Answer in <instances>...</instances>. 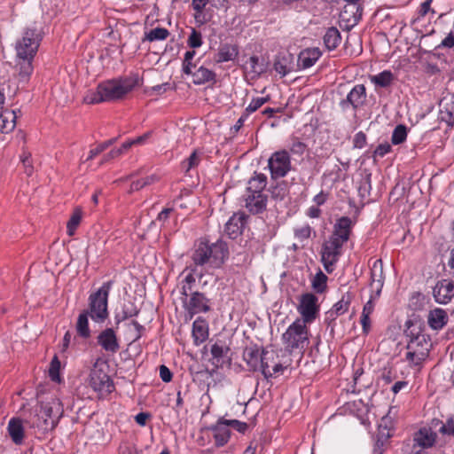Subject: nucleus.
<instances>
[{
  "label": "nucleus",
  "instance_id": "0e129e2a",
  "mask_svg": "<svg viewBox=\"0 0 454 454\" xmlns=\"http://www.w3.org/2000/svg\"><path fill=\"white\" fill-rule=\"evenodd\" d=\"M391 145L390 144L388 143H384V144H380L379 145L375 151H374V155L375 156H379V157H384L386 154H387L388 153L391 152Z\"/></svg>",
  "mask_w": 454,
  "mask_h": 454
},
{
  "label": "nucleus",
  "instance_id": "6e6d98bb",
  "mask_svg": "<svg viewBox=\"0 0 454 454\" xmlns=\"http://www.w3.org/2000/svg\"><path fill=\"white\" fill-rule=\"evenodd\" d=\"M247 65L250 72L257 75L262 74L265 70L263 65L259 63V58L257 56L250 57Z\"/></svg>",
  "mask_w": 454,
  "mask_h": 454
},
{
  "label": "nucleus",
  "instance_id": "09e8293b",
  "mask_svg": "<svg viewBox=\"0 0 454 454\" xmlns=\"http://www.w3.org/2000/svg\"><path fill=\"white\" fill-rule=\"evenodd\" d=\"M200 161V159L199 155L197 154V152L194 151L192 153V154L187 159H185L184 160H183L181 162V168L185 173H187L192 168L197 167L199 165Z\"/></svg>",
  "mask_w": 454,
  "mask_h": 454
},
{
  "label": "nucleus",
  "instance_id": "4d7b16f0",
  "mask_svg": "<svg viewBox=\"0 0 454 454\" xmlns=\"http://www.w3.org/2000/svg\"><path fill=\"white\" fill-rule=\"evenodd\" d=\"M449 0H432V14H439V16H442L448 12V8L446 6Z\"/></svg>",
  "mask_w": 454,
  "mask_h": 454
},
{
  "label": "nucleus",
  "instance_id": "864d4df0",
  "mask_svg": "<svg viewBox=\"0 0 454 454\" xmlns=\"http://www.w3.org/2000/svg\"><path fill=\"white\" fill-rule=\"evenodd\" d=\"M312 228L309 224L297 227L294 230V238L301 242L310 238Z\"/></svg>",
  "mask_w": 454,
  "mask_h": 454
},
{
  "label": "nucleus",
  "instance_id": "2eb2a0df",
  "mask_svg": "<svg viewBox=\"0 0 454 454\" xmlns=\"http://www.w3.org/2000/svg\"><path fill=\"white\" fill-rule=\"evenodd\" d=\"M366 97L365 86L364 84H356L348 93L346 98L343 99L340 105L343 109L351 106L354 110H357L364 105Z\"/></svg>",
  "mask_w": 454,
  "mask_h": 454
},
{
  "label": "nucleus",
  "instance_id": "680f3d73",
  "mask_svg": "<svg viewBox=\"0 0 454 454\" xmlns=\"http://www.w3.org/2000/svg\"><path fill=\"white\" fill-rule=\"evenodd\" d=\"M379 297L380 296H376V293H372L369 301L364 305L362 313L371 316L374 310V300L378 299Z\"/></svg>",
  "mask_w": 454,
  "mask_h": 454
},
{
  "label": "nucleus",
  "instance_id": "3c124183",
  "mask_svg": "<svg viewBox=\"0 0 454 454\" xmlns=\"http://www.w3.org/2000/svg\"><path fill=\"white\" fill-rule=\"evenodd\" d=\"M270 100V96L254 98L250 104L246 107L245 112L250 115L252 113L258 110L262 105Z\"/></svg>",
  "mask_w": 454,
  "mask_h": 454
},
{
  "label": "nucleus",
  "instance_id": "13d9d810",
  "mask_svg": "<svg viewBox=\"0 0 454 454\" xmlns=\"http://www.w3.org/2000/svg\"><path fill=\"white\" fill-rule=\"evenodd\" d=\"M196 52L195 51H187L184 54V61H183V72L185 74H192V68L193 67V64L192 62L194 58Z\"/></svg>",
  "mask_w": 454,
  "mask_h": 454
},
{
  "label": "nucleus",
  "instance_id": "052dcab7",
  "mask_svg": "<svg viewBox=\"0 0 454 454\" xmlns=\"http://www.w3.org/2000/svg\"><path fill=\"white\" fill-rule=\"evenodd\" d=\"M229 427H231L239 433L245 434L248 429V425L246 422L238 419H227Z\"/></svg>",
  "mask_w": 454,
  "mask_h": 454
},
{
  "label": "nucleus",
  "instance_id": "1a4fd4ad",
  "mask_svg": "<svg viewBox=\"0 0 454 454\" xmlns=\"http://www.w3.org/2000/svg\"><path fill=\"white\" fill-rule=\"evenodd\" d=\"M183 307L190 319L200 313H207L211 310V301L205 294L194 291L182 299Z\"/></svg>",
  "mask_w": 454,
  "mask_h": 454
},
{
  "label": "nucleus",
  "instance_id": "9d476101",
  "mask_svg": "<svg viewBox=\"0 0 454 454\" xmlns=\"http://www.w3.org/2000/svg\"><path fill=\"white\" fill-rule=\"evenodd\" d=\"M318 298L312 293H305L300 296L297 311L301 315L299 320L311 324L319 315Z\"/></svg>",
  "mask_w": 454,
  "mask_h": 454
},
{
  "label": "nucleus",
  "instance_id": "a878e982",
  "mask_svg": "<svg viewBox=\"0 0 454 454\" xmlns=\"http://www.w3.org/2000/svg\"><path fill=\"white\" fill-rule=\"evenodd\" d=\"M24 419L12 418L9 420L7 430L15 444H21L24 440Z\"/></svg>",
  "mask_w": 454,
  "mask_h": 454
},
{
  "label": "nucleus",
  "instance_id": "cd10ccee",
  "mask_svg": "<svg viewBox=\"0 0 454 454\" xmlns=\"http://www.w3.org/2000/svg\"><path fill=\"white\" fill-rule=\"evenodd\" d=\"M278 355L273 349H262V369L261 372L262 373L265 379H270L274 376V372H271L272 365L278 362Z\"/></svg>",
  "mask_w": 454,
  "mask_h": 454
},
{
  "label": "nucleus",
  "instance_id": "473e14b6",
  "mask_svg": "<svg viewBox=\"0 0 454 454\" xmlns=\"http://www.w3.org/2000/svg\"><path fill=\"white\" fill-rule=\"evenodd\" d=\"M189 75L192 76V82L196 85H202L210 82H215L216 76L215 72L204 67H199L194 72L192 71Z\"/></svg>",
  "mask_w": 454,
  "mask_h": 454
},
{
  "label": "nucleus",
  "instance_id": "e2e57ef3",
  "mask_svg": "<svg viewBox=\"0 0 454 454\" xmlns=\"http://www.w3.org/2000/svg\"><path fill=\"white\" fill-rule=\"evenodd\" d=\"M366 144V135L363 131L357 132L353 139L355 148H363Z\"/></svg>",
  "mask_w": 454,
  "mask_h": 454
},
{
  "label": "nucleus",
  "instance_id": "2f4dec72",
  "mask_svg": "<svg viewBox=\"0 0 454 454\" xmlns=\"http://www.w3.org/2000/svg\"><path fill=\"white\" fill-rule=\"evenodd\" d=\"M439 119L446 122L449 126L454 125V96L450 101L444 99L440 104Z\"/></svg>",
  "mask_w": 454,
  "mask_h": 454
},
{
  "label": "nucleus",
  "instance_id": "423d86ee",
  "mask_svg": "<svg viewBox=\"0 0 454 454\" xmlns=\"http://www.w3.org/2000/svg\"><path fill=\"white\" fill-rule=\"evenodd\" d=\"M43 37L42 29L36 26L25 27L20 38L15 43L17 59H35Z\"/></svg>",
  "mask_w": 454,
  "mask_h": 454
},
{
  "label": "nucleus",
  "instance_id": "6e6552de",
  "mask_svg": "<svg viewBox=\"0 0 454 454\" xmlns=\"http://www.w3.org/2000/svg\"><path fill=\"white\" fill-rule=\"evenodd\" d=\"M106 365L97 361L90 370L89 385L101 397H105L114 390V385L108 373L105 371Z\"/></svg>",
  "mask_w": 454,
  "mask_h": 454
},
{
  "label": "nucleus",
  "instance_id": "dca6fc26",
  "mask_svg": "<svg viewBox=\"0 0 454 454\" xmlns=\"http://www.w3.org/2000/svg\"><path fill=\"white\" fill-rule=\"evenodd\" d=\"M245 207L249 213L257 215L266 210L268 197L265 193H247L244 195Z\"/></svg>",
  "mask_w": 454,
  "mask_h": 454
},
{
  "label": "nucleus",
  "instance_id": "c756f323",
  "mask_svg": "<svg viewBox=\"0 0 454 454\" xmlns=\"http://www.w3.org/2000/svg\"><path fill=\"white\" fill-rule=\"evenodd\" d=\"M353 294L350 292H347L344 294H342L340 301H338L327 312L329 317H333V318L339 316L343 315L345 312L348 311V307L353 300Z\"/></svg>",
  "mask_w": 454,
  "mask_h": 454
},
{
  "label": "nucleus",
  "instance_id": "5fc2aeb1",
  "mask_svg": "<svg viewBox=\"0 0 454 454\" xmlns=\"http://www.w3.org/2000/svg\"><path fill=\"white\" fill-rule=\"evenodd\" d=\"M115 141H116V138H112L107 141H105L104 143L98 145L95 148H93L90 151L87 160H90L94 159L96 156H98L102 152L106 150L109 146H111Z\"/></svg>",
  "mask_w": 454,
  "mask_h": 454
},
{
  "label": "nucleus",
  "instance_id": "9b49d317",
  "mask_svg": "<svg viewBox=\"0 0 454 454\" xmlns=\"http://www.w3.org/2000/svg\"><path fill=\"white\" fill-rule=\"evenodd\" d=\"M268 166L273 179L286 176L291 170L289 153L286 150L275 152L270 157Z\"/></svg>",
  "mask_w": 454,
  "mask_h": 454
},
{
  "label": "nucleus",
  "instance_id": "4468645a",
  "mask_svg": "<svg viewBox=\"0 0 454 454\" xmlns=\"http://www.w3.org/2000/svg\"><path fill=\"white\" fill-rule=\"evenodd\" d=\"M97 343L107 355L116 354L121 348L116 332L109 327L98 333Z\"/></svg>",
  "mask_w": 454,
  "mask_h": 454
},
{
  "label": "nucleus",
  "instance_id": "4be33fe9",
  "mask_svg": "<svg viewBox=\"0 0 454 454\" xmlns=\"http://www.w3.org/2000/svg\"><path fill=\"white\" fill-rule=\"evenodd\" d=\"M211 430L213 431V436L217 447H222L228 442L231 436V431L229 429L227 419H219L217 423L211 427Z\"/></svg>",
  "mask_w": 454,
  "mask_h": 454
},
{
  "label": "nucleus",
  "instance_id": "774afa93",
  "mask_svg": "<svg viewBox=\"0 0 454 454\" xmlns=\"http://www.w3.org/2000/svg\"><path fill=\"white\" fill-rule=\"evenodd\" d=\"M174 211L172 207H166L163 208L157 216V221L160 222L162 225L164 226L166 224V222L170 216V214Z\"/></svg>",
  "mask_w": 454,
  "mask_h": 454
},
{
  "label": "nucleus",
  "instance_id": "603ef678",
  "mask_svg": "<svg viewBox=\"0 0 454 454\" xmlns=\"http://www.w3.org/2000/svg\"><path fill=\"white\" fill-rule=\"evenodd\" d=\"M59 370H60V362L57 356H54L52 358L50 368H49V376L52 381L59 382L60 380L59 377Z\"/></svg>",
  "mask_w": 454,
  "mask_h": 454
},
{
  "label": "nucleus",
  "instance_id": "49530a36",
  "mask_svg": "<svg viewBox=\"0 0 454 454\" xmlns=\"http://www.w3.org/2000/svg\"><path fill=\"white\" fill-rule=\"evenodd\" d=\"M407 138V129L404 125H397L393 130L391 142L393 145H400Z\"/></svg>",
  "mask_w": 454,
  "mask_h": 454
},
{
  "label": "nucleus",
  "instance_id": "bb28decb",
  "mask_svg": "<svg viewBox=\"0 0 454 454\" xmlns=\"http://www.w3.org/2000/svg\"><path fill=\"white\" fill-rule=\"evenodd\" d=\"M208 325L206 320L198 317L192 324V337L196 346H200L208 338Z\"/></svg>",
  "mask_w": 454,
  "mask_h": 454
},
{
  "label": "nucleus",
  "instance_id": "ddd939ff",
  "mask_svg": "<svg viewBox=\"0 0 454 454\" xmlns=\"http://www.w3.org/2000/svg\"><path fill=\"white\" fill-rule=\"evenodd\" d=\"M437 428L432 425V421L421 427L412 434V442L427 450L433 448L437 441Z\"/></svg>",
  "mask_w": 454,
  "mask_h": 454
},
{
  "label": "nucleus",
  "instance_id": "bf43d9fd",
  "mask_svg": "<svg viewBox=\"0 0 454 454\" xmlns=\"http://www.w3.org/2000/svg\"><path fill=\"white\" fill-rule=\"evenodd\" d=\"M307 145L297 138L292 140L289 147L290 152L295 155H302L306 151Z\"/></svg>",
  "mask_w": 454,
  "mask_h": 454
},
{
  "label": "nucleus",
  "instance_id": "20e7f679",
  "mask_svg": "<svg viewBox=\"0 0 454 454\" xmlns=\"http://www.w3.org/2000/svg\"><path fill=\"white\" fill-rule=\"evenodd\" d=\"M406 334L411 337L406 347L405 359L411 366L420 367L429 356L432 343L426 334L414 333L411 327L413 324L411 320L406 322Z\"/></svg>",
  "mask_w": 454,
  "mask_h": 454
},
{
  "label": "nucleus",
  "instance_id": "7c9ffc66",
  "mask_svg": "<svg viewBox=\"0 0 454 454\" xmlns=\"http://www.w3.org/2000/svg\"><path fill=\"white\" fill-rule=\"evenodd\" d=\"M17 115L15 111L4 109L0 114V130L2 133L12 131L16 126Z\"/></svg>",
  "mask_w": 454,
  "mask_h": 454
},
{
  "label": "nucleus",
  "instance_id": "39448f33",
  "mask_svg": "<svg viewBox=\"0 0 454 454\" xmlns=\"http://www.w3.org/2000/svg\"><path fill=\"white\" fill-rule=\"evenodd\" d=\"M113 286V281H106L88 298V308L83 311L98 324L104 323L109 317L108 297Z\"/></svg>",
  "mask_w": 454,
  "mask_h": 454
},
{
  "label": "nucleus",
  "instance_id": "338daca9",
  "mask_svg": "<svg viewBox=\"0 0 454 454\" xmlns=\"http://www.w3.org/2000/svg\"><path fill=\"white\" fill-rule=\"evenodd\" d=\"M432 6H433L432 0H426L425 2H423L420 4L419 10V17H425L429 12L432 13Z\"/></svg>",
  "mask_w": 454,
  "mask_h": 454
},
{
  "label": "nucleus",
  "instance_id": "79ce46f5",
  "mask_svg": "<svg viewBox=\"0 0 454 454\" xmlns=\"http://www.w3.org/2000/svg\"><path fill=\"white\" fill-rule=\"evenodd\" d=\"M169 31L165 27H155L149 32L145 33L143 41L155 42L164 41L169 36Z\"/></svg>",
  "mask_w": 454,
  "mask_h": 454
},
{
  "label": "nucleus",
  "instance_id": "6ab92c4d",
  "mask_svg": "<svg viewBox=\"0 0 454 454\" xmlns=\"http://www.w3.org/2000/svg\"><path fill=\"white\" fill-rule=\"evenodd\" d=\"M246 221L247 215L245 213H235L225 223L224 231L226 235L231 239H237L242 233Z\"/></svg>",
  "mask_w": 454,
  "mask_h": 454
},
{
  "label": "nucleus",
  "instance_id": "72a5a7b5",
  "mask_svg": "<svg viewBox=\"0 0 454 454\" xmlns=\"http://www.w3.org/2000/svg\"><path fill=\"white\" fill-rule=\"evenodd\" d=\"M370 81L374 84L375 88H389L394 81L395 76L389 70H384L377 74L371 75Z\"/></svg>",
  "mask_w": 454,
  "mask_h": 454
},
{
  "label": "nucleus",
  "instance_id": "f3484780",
  "mask_svg": "<svg viewBox=\"0 0 454 454\" xmlns=\"http://www.w3.org/2000/svg\"><path fill=\"white\" fill-rule=\"evenodd\" d=\"M435 301L441 304H447L454 297V283L448 279L437 282L433 289Z\"/></svg>",
  "mask_w": 454,
  "mask_h": 454
},
{
  "label": "nucleus",
  "instance_id": "e433bc0d",
  "mask_svg": "<svg viewBox=\"0 0 454 454\" xmlns=\"http://www.w3.org/2000/svg\"><path fill=\"white\" fill-rule=\"evenodd\" d=\"M138 314L139 309L133 302L129 301L124 303L121 311L117 313L114 317L115 324L118 325L120 323L133 317H137Z\"/></svg>",
  "mask_w": 454,
  "mask_h": 454
},
{
  "label": "nucleus",
  "instance_id": "a18cd8bd",
  "mask_svg": "<svg viewBox=\"0 0 454 454\" xmlns=\"http://www.w3.org/2000/svg\"><path fill=\"white\" fill-rule=\"evenodd\" d=\"M209 0H192V7L194 10V19L197 23L203 24L202 14Z\"/></svg>",
  "mask_w": 454,
  "mask_h": 454
},
{
  "label": "nucleus",
  "instance_id": "b1692460",
  "mask_svg": "<svg viewBox=\"0 0 454 454\" xmlns=\"http://www.w3.org/2000/svg\"><path fill=\"white\" fill-rule=\"evenodd\" d=\"M243 357L247 366L253 372H257L262 369V349L260 350L256 347L247 348L244 350Z\"/></svg>",
  "mask_w": 454,
  "mask_h": 454
},
{
  "label": "nucleus",
  "instance_id": "f8f14e48",
  "mask_svg": "<svg viewBox=\"0 0 454 454\" xmlns=\"http://www.w3.org/2000/svg\"><path fill=\"white\" fill-rule=\"evenodd\" d=\"M344 244L329 237L323 247L321 252V260L325 270L331 273L333 270L334 264L338 262Z\"/></svg>",
  "mask_w": 454,
  "mask_h": 454
},
{
  "label": "nucleus",
  "instance_id": "412c9836",
  "mask_svg": "<svg viewBox=\"0 0 454 454\" xmlns=\"http://www.w3.org/2000/svg\"><path fill=\"white\" fill-rule=\"evenodd\" d=\"M198 266H191L186 268L183 271V275H184V278L181 281V290L180 293L182 296L187 295L191 293H193V288L195 286V283L197 278H201L202 274L197 272Z\"/></svg>",
  "mask_w": 454,
  "mask_h": 454
},
{
  "label": "nucleus",
  "instance_id": "c9c22d12",
  "mask_svg": "<svg viewBox=\"0 0 454 454\" xmlns=\"http://www.w3.org/2000/svg\"><path fill=\"white\" fill-rule=\"evenodd\" d=\"M239 55V49L237 45L233 44H222L217 52L216 61L219 63L228 62L236 59Z\"/></svg>",
  "mask_w": 454,
  "mask_h": 454
},
{
  "label": "nucleus",
  "instance_id": "f257e3e1",
  "mask_svg": "<svg viewBox=\"0 0 454 454\" xmlns=\"http://www.w3.org/2000/svg\"><path fill=\"white\" fill-rule=\"evenodd\" d=\"M63 413V407L59 399L31 408L25 414V426L33 430V434L41 438L55 428Z\"/></svg>",
  "mask_w": 454,
  "mask_h": 454
},
{
  "label": "nucleus",
  "instance_id": "aec40b11",
  "mask_svg": "<svg viewBox=\"0 0 454 454\" xmlns=\"http://www.w3.org/2000/svg\"><path fill=\"white\" fill-rule=\"evenodd\" d=\"M370 279L371 292L376 293V296H380L384 286L383 263L380 259L372 263Z\"/></svg>",
  "mask_w": 454,
  "mask_h": 454
},
{
  "label": "nucleus",
  "instance_id": "0eeeda50",
  "mask_svg": "<svg viewBox=\"0 0 454 454\" xmlns=\"http://www.w3.org/2000/svg\"><path fill=\"white\" fill-rule=\"evenodd\" d=\"M309 333L307 324L295 319L282 335L286 348L290 351L298 349L303 351L309 343Z\"/></svg>",
  "mask_w": 454,
  "mask_h": 454
},
{
  "label": "nucleus",
  "instance_id": "f704fd0d",
  "mask_svg": "<svg viewBox=\"0 0 454 454\" xmlns=\"http://www.w3.org/2000/svg\"><path fill=\"white\" fill-rule=\"evenodd\" d=\"M267 185V176L262 173H255L248 181V186L246 192L247 193H264Z\"/></svg>",
  "mask_w": 454,
  "mask_h": 454
},
{
  "label": "nucleus",
  "instance_id": "58836bf2",
  "mask_svg": "<svg viewBox=\"0 0 454 454\" xmlns=\"http://www.w3.org/2000/svg\"><path fill=\"white\" fill-rule=\"evenodd\" d=\"M89 317H90V315L87 312L82 310L79 314L77 322H76L75 327H76L77 334L83 339L90 338V333H91L90 326H89Z\"/></svg>",
  "mask_w": 454,
  "mask_h": 454
},
{
  "label": "nucleus",
  "instance_id": "5701e85b",
  "mask_svg": "<svg viewBox=\"0 0 454 454\" xmlns=\"http://www.w3.org/2000/svg\"><path fill=\"white\" fill-rule=\"evenodd\" d=\"M230 350V347L224 341L217 340L215 342L210 348L212 364L216 367H222L228 358Z\"/></svg>",
  "mask_w": 454,
  "mask_h": 454
},
{
  "label": "nucleus",
  "instance_id": "393cba45",
  "mask_svg": "<svg viewBox=\"0 0 454 454\" xmlns=\"http://www.w3.org/2000/svg\"><path fill=\"white\" fill-rule=\"evenodd\" d=\"M321 54L318 48L305 49L298 56V66L303 69L309 68L318 60Z\"/></svg>",
  "mask_w": 454,
  "mask_h": 454
},
{
  "label": "nucleus",
  "instance_id": "8fccbe9b",
  "mask_svg": "<svg viewBox=\"0 0 454 454\" xmlns=\"http://www.w3.org/2000/svg\"><path fill=\"white\" fill-rule=\"evenodd\" d=\"M187 44L192 49L200 48L203 44L201 33L192 27L187 39Z\"/></svg>",
  "mask_w": 454,
  "mask_h": 454
},
{
  "label": "nucleus",
  "instance_id": "7ed1b4c3",
  "mask_svg": "<svg viewBox=\"0 0 454 454\" xmlns=\"http://www.w3.org/2000/svg\"><path fill=\"white\" fill-rule=\"evenodd\" d=\"M136 83V80L129 78L100 82L95 91H90L84 97V101L94 105L121 99L134 89Z\"/></svg>",
  "mask_w": 454,
  "mask_h": 454
},
{
  "label": "nucleus",
  "instance_id": "c03bdc74",
  "mask_svg": "<svg viewBox=\"0 0 454 454\" xmlns=\"http://www.w3.org/2000/svg\"><path fill=\"white\" fill-rule=\"evenodd\" d=\"M82 217V211L81 208H75L70 219L67 223V232L68 236H73L79 226Z\"/></svg>",
  "mask_w": 454,
  "mask_h": 454
},
{
  "label": "nucleus",
  "instance_id": "a19ab883",
  "mask_svg": "<svg viewBox=\"0 0 454 454\" xmlns=\"http://www.w3.org/2000/svg\"><path fill=\"white\" fill-rule=\"evenodd\" d=\"M432 425L437 428L438 433L442 435H449L454 438V418H449L445 423L441 419H433Z\"/></svg>",
  "mask_w": 454,
  "mask_h": 454
},
{
  "label": "nucleus",
  "instance_id": "37998d69",
  "mask_svg": "<svg viewBox=\"0 0 454 454\" xmlns=\"http://www.w3.org/2000/svg\"><path fill=\"white\" fill-rule=\"evenodd\" d=\"M327 276L319 270L312 278L311 286L317 294H323L327 289Z\"/></svg>",
  "mask_w": 454,
  "mask_h": 454
},
{
  "label": "nucleus",
  "instance_id": "69168bd1",
  "mask_svg": "<svg viewBox=\"0 0 454 454\" xmlns=\"http://www.w3.org/2000/svg\"><path fill=\"white\" fill-rule=\"evenodd\" d=\"M160 377L163 382L168 383L171 381L173 374L166 365L162 364L160 366Z\"/></svg>",
  "mask_w": 454,
  "mask_h": 454
},
{
  "label": "nucleus",
  "instance_id": "de8ad7c7",
  "mask_svg": "<svg viewBox=\"0 0 454 454\" xmlns=\"http://www.w3.org/2000/svg\"><path fill=\"white\" fill-rule=\"evenodd\" d=\"M274 70L281 76H286L290 72L288 59L286 57H278L274 61Z\"/></svg>",
  "mask_w": 454,
  "mask_h": 454
},
{
  "label": "nucleus",
  "instance_id": "f03ea898",
  "mask_svg": "<svg viewBox=\"0 0 454 454\" xmlns=\"http://www.w3.org/2000/svg\"><path fill=\"white\" fill-rule=\"evenodd\" d=\"M228 256V246L223 240L209 243L206 239H200L194 246L192 260L195 266L207 265L213 269H219Z\"/></svg>",
  "mask_w": 454,
  "mask_h": 454
},
{
  "label": "nucleus",
  "instance_id": "a211bd4d",
  "mask_svg": "<svg viewBox=\"0 0 454 454\" xmlns=\"http://www.w3.org/2000/svg\"><path fill=\"white\" fill-rule=\"evenodd\" d=\"M353 223L348 216L338 219L333 226V231L330 238L345 244L350 236Z\"/></svg>",
  "mask_w": 454,
  "mask_h": 454
},
{
  "label": "nucleus",
  "instance_id": "ea45409f",
  "mask_svg": "<svg viewBox=\"0 0 454 454\" xmlns=\"http://www.w3.org/2000/svg\"><path fill=\"white\" fill-rule=\"evenodd\" d=\"M17 67L19 68V76L21 81L27 82L33 74L34 59H17Z\"/></svg>",
  "mask_w": 454,
  "mask_h": 454
},
{
  "label": "nucleus",
  "instance_id": "4c0bfd02",
  "mask_svg": "<svg viewBox=\"0 0 454 454\" xmlns=\"http://www.w3.org/2000/svg\"><path fill=\"white\" fill-rule=\"evenodd\" d=\"M324 43L329 51H333L338 47L340 43L341 35L340 31L334 27H329L324 35Z\"/></svg>",
  "mask_w": 454,
  "mask_h": 454
},
{
  "label": "nucleus",
  "instance_id": "c85d7f7f",
  "mask_svg": "<svg viewBox=\"0 0 454 454\" xmlns=\"http://www.w3.org/2000/svg\"><path fill=\"white\" fill-rule=\"evenodd\" d=\"M448 322V315L442 309L436 308L429 311L427 323L434 330H440L444 327Z\"/></svg>",
  "mask_w": 454,
  "mask_h": 454
}]
</instances>
